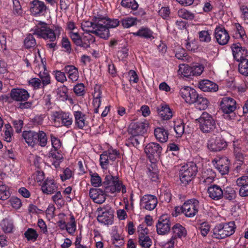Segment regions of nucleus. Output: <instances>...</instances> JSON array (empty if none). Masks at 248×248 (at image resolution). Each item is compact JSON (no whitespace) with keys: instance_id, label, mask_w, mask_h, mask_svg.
I'll list each match as a JSON object with an SVG mask.
<instances>
[{"instance_id":"obj_1","label":"nucleus","mask_w":248,"mask_h":248,"mask_svg":"<svg viewBox=\"0 0 248 248\" xmlns=\"http://www.w3.org/2000/svg\"><path fill=\"white\" fill-rule=\"evenodd\" d=\"M103 188L105 192L111 197L122 192L126 193V187L118 175H113L108 172L104 176Z\"/></svg>"},{"instance_id":"obj_2","label":"nucleus","mask_w":248,"mask_h":248,"mask_svg":"<svg viewBox=\"0 0 248 248\" xmlns=\"http://www.w3.org/2000/svg\"><path fill=\"white\" fill-rule=\"evenodd\" d=\"M199 123L200 130L205 134H211L215 136L218 133L219 127L213 116L206 112L202 113L201 116L196 120Z\"/></svg>"},{"instance_id":"obj_3","label":"nucleus","mask_w":248,"mask_h":248,"mask_svg":"<svg viewBox=\"0 0 248 248\" xmlns=\"http://www.w3.org/2000/svg\"><path fill=\"white\" fill-rule=\"evenodd\" d=\"M236 226L234 221L221 222L217 224L213 229L212 237L217 239H222L232 235Z\"/></svg>"},{"instance_id":"obj_4","label":"nucleus","mask_w":248,"mask_h":248,"mask_svg":"<svg viewBox=\"0 0 248 248\" xmlns=\"http://www.w3.org/2000/svg\"><path fill=\"white\" fill-rule=\"evenodd\" d=\"M219 106L223 113L224 118L228 120L234 119L236 117L234 111L240 108L236 100L229 96H224L221 99Z\"/></svg>"},{"instance_id":"obj_5","label":"nucleus","mask_w":248,"mask_h":248,"mask_svg":"<svg viewBox=\"0 0 248 248\" xmlns=\"http://www.w3.org/2000/svg\"><path fill=\"white\" fill-rule=\"evenodd\" d=\"M198 172L196 164L189 162L181 167L179 171V177L183 186L187 185L196 176Z\"/></svg>"},{"instance_id":"obj_6","label":"nucleus","mask_w":248,"mask_h":248,"mask_svg":"<svg viewBox=\"0 0 248 248\" xmlns=\"http://www.w3.org/2000/svg\"><path fill=\"white\" fill-rule=\"evenodd\" d=\"M120 21L118 19L102 18L98 19V26L100 29L99 37L107 39L110 35L109 29L115 28L120 24Z\"/></svg>"},{"instance_id":"obj_7","label":"nucleus","mask_w":248,"mask_h":248,"mask_svg":"<svg viewBox=\"0 0 248 248\" xmlns=\"http://www.w3.org/2000/svg\"><path fill=\"white\" fill-rule=\"evenodd\" d=\"M31 31H33V34L37 35L40 38L45 40H48L50 42H54L56 40L53 30L47 26L45 22L40 21Z\"/></svg>"},{"instance_id":"obj_8","label":"nucleus","mask_w":248,"mask_h":248,"mask_svg":"<svg viewBox=\"0 0 248 248\" xmlns=\"http://www.w3.org/2000/svg\"><path fill=\"white\" fill-rule=\"evenodd\" d=\"M118 158H120L119 151L112 147L109 148L100 155L99 164L102 169L107 170L109 165H113Z\"/></svg>"},{"instance_id":"obj_9","label":"nucleus","mask_w":248,"mask_h":248,"mask_svg":"<svg viewBox=\"0 0 248 248\" xmlns=\"http://www.w3.org/2000/svg\"><path fill=\"white\" fill-rule=\"evenodd\" d=\"M162 150L160 144L155 142L148 143L144 148L146 157L152 163H156L160 159Z\"/></svg>"},{"instance_id":"obj_10","label":"nucleus","mask_w":248,"mask_h":248,"mask_svg":"<svg viewBox=\"0 0 248 248\" xmlns=\"http://www.w3.org/2000/svg\"><path fill=\"white\" fill-rule=\"evenodd\" d=\"M51 143L52 149L50 152V156L57 160H61L63 158L62 150V141L53 134L50 135Z\"/></svg>"},{"instance_id":"obj_11","label":"nucleus","mask_w":248,"mask_h":248,"mask_svg":"<svg viewBox=\"0 0 248 248\" xmlns=\"http://www.w3.org/2000/svg\"><path fill=\"white\" fill-rule=\"evenodd\" d=\"M155 226L158 234L166 235L168 234L171 228L170 216L168 214H164L160 216Z\"/></svg>"},{"instance_id":"obj_12","label":"nucleus","mask_w":248,"mask_h":248,"mask_svg":"<svg viewBox=\"0 0 248 248\" xmlns=\"http://www.w3.org/2000/svg\"><path fill=\"white\" fill-rule=\"evenodd\" d=\"M53 117L55 123H58L61 126L67 128L70 127L73 122V116L69 112L55 111L53 113Z\"/></svg>"},{"instance_id":"obj_13","label":"nucleus","mask_w":248,"mask_h":248,"mask_svg":"<svg viewBox=\"0 0 248 248\" xmlns=\"http://www.w3.org/2000/svg\"><path fill=\"white\" fill-rule=\"evenodd\" d=\"M231 49L233 59L237 62H240L248 60V50L243 47L239 43H233L232 45Z\"/></svg>"},{"instance_id":"obj_14","label":"nucleus","mask_w":248,"mask_h":248,"mask_svg":"<svg viewBox=\"0 0 248 248\" xmlns=\"http://www.w3.org/2000/svg\"><path fill=\"white\" fill-rule=\"evenodd\" d=\"M214 38L220 45H226L230 38L228 31L222 25H217L214 30Z\"/></svg>"},{"instance_id":"obj_15","label":"nucleus","mask_w":248,"mask_h":248,"mask_svg":"<svg viewBox=\"0 0 248 248\" xmlns=\"http://www.w3.org/2000/svg\"><path fill=\"white\" fill-rule=\"evenodd\" d=\"M148 125L147 122L132 123L128 128V133L129 135L134 136H143V134L147 132Z\"/></svg>"},{"instance_id":"obj_16","label":"nucleus","mask_w":248,"mask_h":248,"mask_svg":"<svg viewBox=\"0 0 248 248\" xmlns=\"http://www.w3.org/2000/svg\"><path fill=\"white\" fill-rule=\"evenodd\" d=\"M184 214L188 217H194L198 212L199 202L195 199H191L184 202Z\"/></svg>"},{"instance_id":"obj_17","label":"nucleus","mask_w":248,"mask_h":248,"mask_svg":"<svg viewBox=\"0 0 248 248\" xmlns=\"http://www.w3.org/2000/svg\"><path fill=\"white\" fill-rule=\"evenodd\" d=\"M227 146L226 142L220 137H212L208 141V148L211 151L217 152L225 148Z\"/></svg>"},{"instance_id":"obj_18","label":"nucleus","mask_w":248,"mask_h":248,"mask_svg":"<svg viewBox=\"0 0 248 248\" xmlns=\"http://www.w3.org/2000/svg\"><path fill=\"white\" fill-rule=\"evenodd\" d=\"M90 197L97 204H102L106 200L107 197H110L105 192V189L102 188H91L89 191Z\"/></svg>"},{"instance_id":"obj_19","label":"nucleus","mask_w":248,"mask_h":248,"mask_svg":"<svg viewBox=\"0 0 248 248\" xmlns=\"http://www.w3.org/2000/svg\"><path fill=\"white\" fill-rule=\"evenodd\" d=\"M58 188V184L54 178L47 177L43 182L41 185V190L44 194L50 195L55 193Z\"/></svg>"},{"instance_id":"obj_20","label":"nucleus","mask_w":248,"mask_h":248,"mask_svg":"<svg viewBox=\"0 0 248 248\" xmlns=\"http://www.w3.org/2000/svg\"><path fill=\"white\" fill-rule=\"evenodd\" d=\"M157 200L156 196L147 194L142 196L140 200V206L141 208L147 210H153L157 205Z\"/></svg>"},{"instance_id":"obj_21","label":"nucleus","mask_w":248,"mask_h":248,"mask_svg":"<svg viewBox=\"0 0 248 248\" xmlns=\"http://www.w3.org/2000/svg\"><path fill=\"white\" fill-rule=\"evenodd\" d=\"M30 11L33 16H43L46 13L47 6L44 2L39 0H33L30 3Z\"/></svg>"},{"instance_id":"obj_22","label":"nucleus","mask_w":248,"mask_h":248,"mask_svg":"<svg viewBox=\"0 0 248 248\" xmlns=\"http://www.w3.org/2000/svg\"><path fill=\"white\" fill-rule=\"evenodd\" d=\"M10 96L13 101L19 102L28 101L30 96L28 91L23 88H13Z\"/></svg>"},{"instance_id":"obj_23","label":"nucleus","mask_w":248,"mask_h":248,"mask_svg":"<svg viewBox=\"0 0 248 248\" xmlns=\"http://www.w3.org/2000/svg\"><path fill=\"white\" fill-rule=\"evenodd\" d=\"M179 93L185 101L189 104L195 102V97L198 96V93L196 91L189 86L182 87L180 90Z\"/></svg>"},{"instance_id":"obj_24","label":"nucleus","mask_w":248,"mask_h":248,"mask_svg":"<svg viewBox=\"0 0 248 248\" xmlns=\"http://www.w3.org/2000/svg\"><path fill=\"white\" fill-rule=\"evenodd\" d=\"M99 18H96L94 22L89 20H84L81 23V29L87 33H92L99 37V30L100 29L98 26V21Z\"/></svg>"},{"instance_id":"obj_25","label":"nucleus","mask_w":248,"mask_h":248,"mask_svg":"<svg viewBox=\"0 0 248 248\" xmlns=\"http://www.w3.org/2000/svg\"><path fill=\"white\" fill-rule=\"evenodd\" d=\"M182 66L184 67V70L182 73L184 74L185 77L189 76H198L201 75L204 69L203 66L201 64L193 66V67H187V65L183 64L179 66V70H182Z\"/></svg>"},{"instance_id":"obj_26","label":"nucleus","mask_w":248,"mask_h":248,"mask_svg":"<svg viewBox=\"0 0 248 248\" xmlns=\"http://www.w3.org/2000/svg\"><path fill=\"white\" fill-rule=\"evenodd\" d=\"M216 177V173L211 169L203 170L202 172L200 183L204 185H210L213 183Z\"/></svg>"},{"instance_id":"obj_27","label":"nucleus","mask_w":248,"mask_h":248,"mask_svg":"<svg viewBox=\"0 0 248 248\" xmlns=\"http://www.w3.org/2000/svg\"><path fill=\"white\" fill-rule=\"evenodd\" d=\"M223 189L216 184H211L207 189L209 197L213 200L218 201L223 198Z\"/></svg>"},{"instance_id":"obj_28","label":"nucleus","mask_w":248,"mask_h":248,"mask_svg":"<svg viewBox=\"0 0 248 248\" xmlns=\"http://www.w3.org/2000/svg\"><path fill=\"white\" fill-rule=\"evenodd\" d=\"M159 116L163 120H169L172 117V112L169 105L161 103L156 108Z\"/></svg>"},{"instance_id":"obj_29","label":"nucleus","mask_w":248,"mask_h":248,"mask_svg":"<svg viewBox=\"0 0 248 248\" xmlns=\"http://www.w3.org/2000/svg\"><path fill=\"white\" fill-rule=\"evenodd\" d=\"M73 114L76 128L83 129L85 126L88 125V122L86 120V115L85 114L80 111L78 110L74 111Z\"/></svg>"},{"instance_id":"obj_30","label":"nucleus","mask_w":248,"mask_h":248,"mask_svg":"<svg viewBox=\"0 0 248 248\" xmlns=\"http://www.w3.org/2000/svg\"><path fill=\"white\" fill-rule=\"evenodd\" d=\"M214 165L222 175L227 174L229 171V161L226 157L219 158Z\"/></svg>"},{"instance_id":"obj_31","label":"nucleus","mask_w":248,"mask_h":248,"mask_svg":"<svg viewBox=\"0 0 248 248\" xmlns=\"http://www.w3.org/2000/svg\"><path fill=\"white\" fill-rule=\"evenodd\" d=\"M98 221L104 225H111L113 222V212L112 210H106L97 217Z\"/></svg>"},{"instance_id":"obj_32","label":"nucleus","mask_w":248,"mask_h":248,"mask_svg":"<svg viewBox=\"0 0 248 248\" xmlns=\"http://www.w3.org/2000/svg\"><path fill=\"white\" fill-rule=\"evenodd\" d=\"M198 87L203 92H214L218 90V85L208 79L199 81Z\"/></svg>"},{"instance_id":"obj_33","label":"nucleus","mask_w":248,"mask_h":248,"mask_svg":"<svg viewBox=\"0 0 248 248\" xmlns=\"http://www.w3.org/2000/svg\"><path fill=\"white\" fill-rule=\"evenodd\" d=\"M22 136L29 146L32 148L36 146L37 131L25 130L23 132Z\"/></svg>"},{"instance_id":"obj_34","label":"nucleus","mask_w":248,"mask_h":248,"mask_svg":"<svg viewBox=\"0 0 248 248\" xmlns=\"http://www.w3.org/2000/svg\"><path fill=\"white\" fill-rule=\"evenodd\" d=\"M64 71L66 73V77L72 82L77 81L79 78L78 68L73 65H67L64 67Z\"/></svg>"},{"instance_id":"obj_35","label":"nucleus","mask_w":248,"mask_h":248,"mask_svg":"<svg viewBox=\"0 0 248 248\" xmlns=\"http://www.w3.org/2000/svg\"><path fill=\"white\" fill-rule=\"evenodd\" d=\"M133 35L150 41L155 38L154 32L150 28L145 27H141L137 32H134Z\"/></svg>"},{"instance_id":"obj_36","label":"nucleus","mask_w":248,"mask_h":248,"mask_svg":"<svg viewBox=\"0 0 248 248\" xmlns=\"http://www.w3.org/2000/svg\"><path fill=\"white\" fill-rule=\"evenodd\" d=\"M188 128H189V126H186L182 120L179 119L174 121V130L177 137H181L185 132L189 133Z\"/></svg>"},{"instance_id":"obj_37","label":"nucleus","mask_w":248,"mask_h":248,"mask_svg":"<svg viewBox=\"0 0 248 248\" xmlns=\"http://www.w3.org/2000/svg\"><path fill=\"white\" fill-rule=\"evenodd\" d=\"M36 139V146H39L42 148L47 146L48 142V137L47 133L44 131L39 129L37 131Z\"/></svg>"},{"instance_id":"obj_38","label":"nucleus","mask_w":248,"mask_h":248,"mask_svg":"<svg viewBox=\"0 0 248 248\" xmlns=\"http://www.w3.org/2000/svg\"><path fill=\"white\" fill-rule=\"evenodd\" d=\"M173 235L171 237L177 239V238L185 237L186 235V228L180 223H176L172 227Z\"/></svg>"},{"instance_id":"obj_39","label":"nucleus","mask_w":248,"mask_h":248,"mask_svg":"<svg viewBox=\"0 0 248 248\" xmlns=\"http://www.w3.org/2000/svg\"><path fill=\"white\" fill-rule=\"evenodd\" d=\"M155 136L157 140L161 143L166 142L168 139V131L163 127H157L154 130Z\"/></svg>"},{"instance_id":"obj_40","label":"nucleus","mask_w":248,"mask_h":248,"mask_svg":"<svg viewBox=\"0 0 248 248\" xmlns=\"http://www.w3.org/2000/svg\"><path fill=\"white\" fill-rule=\"evenodd\" d=\"M233 26L234 31H235L236 37L241 38L245 43H248V38L244 28L239 23H234Z\"/></svg>"},{"instance_id":"obj_41","label":"nucleus","mask_w":248,"mask_h":248,"mask_svg":"<svg viewBox=\"0 0 248 248\" xmlns=\"http://www.w3.org/2000/svg\"><path fill=\"white\" fill-rule=\"evenodd\" d=\"M192 104H194L196 107L200 110H204L208 106L209 101L208 99L203 96L202 94L198 93L197 97H195V101Z\"/></svg>"},{"instance_id":"obj_42","label":"nucleus","mask_w":248,"mask_h":248,"mask_svg":"<svg viewBox=\"0 0 248 248\" xmlns=\"http://www.w3.org/2000/svg\"><path fill=\"white\" fill-rule=\"evenodd\" d=\"M223 194L225 200L228 201H233L237 197V194L234 188L231 186H226L223 189Z\"/></svg>"},{"instance_id":"obj_43","label":"nucleus","mask_w":248,"mask_h":248,"mask_svg":"<svg viewBox=\"0 0 248 248\" xmlns=\"http://www.w3.org/2000/svg\"><path fill=\"white\" fill-rule=\"evenodd\" d=\"M126 140L125 144L128 147H134L138 148L140 145V142L143 140V136H134L131 135Z\"/></svg>"},{"instance_id":"obj_44","label":"nucleus","mask_w":248,"mask_h":248,"mask_svg":"<svg viewBox=\"0 0 248 248\" xmlns=\"http://www.w3.org/2000/svg\"><path fill=\"white\" fill-rule=\"evenodd\" d=\"M89 174L91 177V183L94 187L102 186L103 188V179L99 175L97 172H93L90 171Z\"/></svg>"},{"instance_id":"obj_45","label":"nucleus","mask_w":248,"mask_h":248,"mask_svg":"<svg viewBox=\"0 0 248 248\" xmlns=\"http://www.w3.org/2000/svg\"><path fill=\"white\" fill-rule=\"evenodd\" d=\"M139 245L143 248H150L152 245V240L148 235L140 233L138 236Z\"/></svg>"},{"instance_id":"obj_46","label":"nucleus","mask_w":248,"mask_h":248,"mask_svg":"<svg viewBox=\"0 0 248 248\" xmlns=\"http://www.w3.org/2000/svg\"><path fill=\"white\" fill-rule=\"evenodd\" d=\"M1 136L3 140L7 142L12 141L13 138V132L12 127L9 124L5 125L3 133H1Z\"/></svg>"},{"instance_id":"obj_47","label":"nucleus","mask_w":248,"mask_h":248,"mask_svg":"<svg viewBox=\"0 0 248 248\" xmlns=\"http://www.w3.org/2000/svg\"><path fill=\"white\" fill-rule=\"evenodd\" d=\"M172 198V194L170 188L165 186L160 189V199L162 202H170Z\"/></svg>"},{"instance_id":"obj_48","label":"nucleus","mask_w":248,"mask_h":248,"mask_svg":"<svg viewBox=\"0 0 248 248\" xmlns=\"http://www.w3.org/2000/svg\"><path fill=\"white\" fill-rule=\"evenodd\" d=\"M178 16L179 17L189 21L193 20L195 16L193 13L185 8H182L179 10L178 11Z\"/></svg>"},{"instance_id":"obj_49","label":"nucleus","mask_w":248,"mask_h":248,"mask_svg":"<svg viewBox=\"0 0 248 248\" xmlns=\"http://www.w3.org/2000/svg\"><path fill=\"white\" fill-rule=\"evenodd\" d=\"M11 196L9 187L2 181H0V200H6Z\"/></svg>"},{"instance_id":"obj_50","label":"nucleus","mask_w":248,"mask_h":248,"mask_svg":"<svg viewBox=\"0 0 248 248\" xmlns=\"http://www.w3.org/2000/svg\"><path fill=\"white\" fill-rule=\"evenodd\" d=\"M137 21V18L128 16L122 18L120 21V23L124 28L127 29L136 25Z\"/></svg>"},{"instance_id":"obj_51","label":"nucleus","mask_w":248,"mask_h":248,"mask_svg":"<svg viewBox=\"0 0 248 248\" xmlns=\"http://www.w3.org/2000/svg\"><path fill=\"white\" fill-rule=\"evenodd\" d=\"M95 40L94 37L91 34H89L88 35H85L81 41V43L78 46L87 49L90 47V43H94Z\"/></svg>"},{"instance_id":"obj_52","label":"nucleus","mask_w":248,"mask_h":248,"mask_svg":"<svg viewBox=\"0 0 248 248\" xmlns=\"http://www.w3.org/2000/svg\"><path fill=\"white\" fill-rule=\"evenodd\" d=\"M121 5L124 8L135 11L138 9L139 4L136 0H122Z\"/></svg>"},{"instance_id":"obj_53","label":"nucleus","mask_w":248,"mask_h":248,"mask_svg":"<svg viewBox=\"0 0 248 248\" xmlns=\"http://www.w3.org/2000/svg\"><path fill=\"white\" fill-rule=\"evenodd\" d=\"M2 230L5 233H11L14 229L13 222L11 220L5 218L0 223Z\"/></svg>"},{"instance_id":"obj_54","label":"nucleus","mask_w":248,"mask_h":248,"mask_svg":"<svg viewBox=\"0 0 248 248\" xmlns=\"http://www.w3.org/2000/svg\"><path fill=\"white\" fill-rule=\"evenodd\" d=\"M52 74L57 81L61 83H63L67 81V77L66 73L64 71V68L62 70H56L53 71Z\"/></svg>"},{"instance_id":"obj_55","label":"nucleus","mask_w":248,"mask_h":248,"mask_svg":"<svg viewBox=\"0 0 248 248\" xmlns=\"http://www.w3.org/2000/svg\"><path fill=\"white\" fill-rule=\"evenodd\" d=\"M39 77V78L41 80L43 89H44L48 85L51 84V77L48 72H44L42 73L40 72Z\"/></svg>"},{"instance_id":"obj_56","label":"nucleus","mask_w":248,"mask_h":248,"mask_svg":"<svg viewBox=\"0 0 248 248\" xmlns=\"http://www.w3.org/2000/svg\"><path fill=\"white\" fill-rule=\"evenodd\" d=\"M24 236L28 241L35 242L38 237V234L34 229L28 228L24 233Z\"/></svg>"},{"instance_id":"obj_57","label":"nucleus","mask_w":248,"mask_h":248,"mask_svg":"<svg viewBox=\"0 0 248 248\" xmlns=\"http://www.w3.org/2000/svg\"><path fill=\"white\" fill-rule=\"evenodd\" d=\"M212 31L210 30H203L199 32V37L200 41L209 43L211 40Z\"/></svg>"},{"instance_id":"obj_58","label":"nucleus","mask_w":248,"mask_h":248,"mask_svg":"<svg viewBox=\"0 0 248 248\" xmlns=\"http://www.w3.org/2000/svg\"><path fill=\"white\" fill-rule=\"evenodd\" d=\"M68 89L65 86L62 85L57 89V94L60 99L62 101H66L68 99Z\"/></svg>"},{"instance_id":"obj_59","label":"nucleus","mask_w":248,"mask_h":248,"mask_svg":"<svg viewBox=\"0 0 248 248\" xmlns=\"http://www.w3.org/2000/svg\"><path fill=\"white\" fill-rule=\"evenodd\" d=\"M73 92L77 96L83 97L86 93V87L82 83H78L73 87Z\"/></svg>"},{"instance_id":"obj_60","label":"nucleus","mask_w":248,"mask_h":248,"mask_svg":"<svg viewBox=\"0 0 248 248\" xmlns=\"http://www.w3.org/2000/svg\"><path fill=\"white\" fill-rule=\"evenodd\" d=\"M24 44L26 49L33 47L36 45L35 39L31 34H29L24 39Z\"/></svg>"},{"instance_id":"obj_61","label":"nucleus","mask_w":248,"mask_h":248,"mask_svg":"<svg viewBox=\"0 0 248 248\" xmlns=\"http://www.w3.org/2000/svg\"><path fill=\"white\" fill-rule=\"evenodd\" d=\"M74 171L69 167L64 169L62 173L60 175V178L62 182H64L71 178H73Z\"/></svg>"},{"instance_id":"obj_62","label":"nucleus","mask_w":248,"mask_h":248,"mask_svg":"<svg viewBox=\"0 0 248 248\" xmlns=\"http://www.w3.org/2000/svg\"><path fill=\"white\" fill-rule=\"evenodd\" d=\"M70 222L67 224L65 230L69 234L72 235L76 230V223L73 215L70 216Z\"/></svg>"},{"instance_id":"obj_63","label":"nucleus","mask_w":248,"mask_h":248,"mask_svg":"<svg viewBox=\"0 0 248 248\" xmlns=\"http://www.w3.org/2000/svg\"><path fill=\"white\" fill-rule=\"evenodd\" d=\"M11 123L17 133L21 132L24 125V122L22 120L20 119H13L11 120Z\"/></svg>"},{"instance_id":"obj_64","label":"nucleus","mask_w":248,"mask_h":248,"mask_svg":"<svg viewBox=\"0 0 248 248\" xmlns=\"http://www.w3.org/2000/svg\"><path fill=\"white\" fill-rule=\"evenodd\" d=\"M238 71L243 76H248V59L246 61H243L239 62Z\"/></svg>"}]
</instances>
